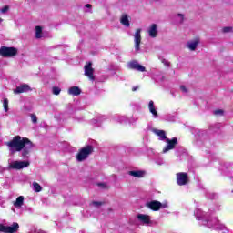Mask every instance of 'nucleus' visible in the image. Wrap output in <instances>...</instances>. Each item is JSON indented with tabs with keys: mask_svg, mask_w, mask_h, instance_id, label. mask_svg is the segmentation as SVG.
<instances>
[{
	"mask_svg": "<svg viewBox=\"0 0 233 233\" xmlns=\"http://www.w3.org/2000/svg\"><path fill=\"white\" fill-rule=\"evenodd\" d=\"M30 117H31L32 123L34 124L37 123V116H35V114H31Z\"/></svg>",
	"mask_w": 233,
	"mask_h": 233,
	"instance_id": "obj_28",
	"label": "nucleus"
},
{
	"mask_svg": "<svg viewBox=\"0 0 233 233\" xmlns=\"http://www.w3.org/2000/svg\"><path fill=\"white\" fill-rule=\"evenodd\" d=\"M177 16H178V17H182V22L185 20V15H184L183 14L178 13V14H177Z\"/></svg>",
	"mask_w": 233,
	"mask_h": 233,
	"instance_id": "obj_34",
	"label": "nucleus"
},
{
	"mask_svg": "<svg viewBox=\"0 0 233 233\" xmlns=\"http://www.w3.org/2000/svg\"><path fill=\"white\" fill-rule=\"evenodd\" d=\"M198 45H199V38H196L194 41H190L187 43V48L194 52L196 48H198Z\"/></svg>",
	"mask_w": 233,
	"mask_h": 233,
	"instance_id": "obj_17",
	"label": "nucleus"
},
{
	"mask_svg": "<svg viewBox=\"0 0 233 233\" xmlns=\"http://www.w3.org/2000/svg\"><path fill=\"white\" fill-rule=\"evenodd\" d=\"M149 37H157V25L152 24L148 29Z\"/></svg>",
	"mask_w": 233,
	"mask_h": 233,
	"instance_id": "obj_14",
	"label": "nucleus"
},
{
	"mask_svg": "<svg viewBox=\"0 0 233 233\" xmlns=\"http://www.w3.org/2000/svg\"><path fill=\"white\" fill-rule=\"evenodd\" d=\"M92 205H94V207H101L102 205H105V202H101V201H93Z\"/></svg>",
	"mask_w": 233,
	"mask_h": 233,
	"instance_id": "obj_29",
	"label": "nucleus"
},
{
	"mask_svg": "<svg viewBox=\"0 0 233 233\" xmlns=\"http://www.w3.org/2000/svg\"><path fill=\"white\" fill-rule=\"evenodd\" d=\"M30 167V162L28 161H14L9 165V168L12 170H22V168H26Z\"/></svg>",
	"mask_w": 233,
	"mask_h": 233,
	"instance_id": "obj_7",
	"label": "nucleus"
},
{
	"mask_svg": "<svg viewBox=\"0 0 233 233\" xmlns=\"http://www.w3.org/2000/svg\"><path fill=\"white\" fill-rule=\"evenodd\" d=\"M146 207L147 208H150V210H153V212H157L158 210H161V202L157 200H153L146 204Z\"/></svg>",
	"mask_w": 233,
	"mask_h": 233,
	"instance_id": "obj_11",
	"label": "nucleus"
},
{
	"mask_svg": "<svg viewBox=\"0 0 233 233\" xmlns=\"http://www.w3.org/2000/svg\"><path fill=\"white\" fill-rule=\"evenodd\" d=\"M19 231V223L14 222L12 226H5L0 224V232L4 233H16Z\"/></svg>",
	"mask_w": 233,
	"mask_h": 233,
	"instance_id": "obj_4",
	"label": "nucleus"
},
{
	"mask_svg": "<svg viewBox=\"0 0 233 233\" xmlns=\"http://www.w3.org/2000/svg\"><path fill=\"white\" fill-rule=\"evenodd\" d=\"M188 173L180 172L177 173V184L179 187H184L185 185H188Z\"/></svg>",
	"mask_w": 233,
	"mask_h": 233,
	"instance_id": "obj_6",
	"label": "nucleus"
},
{
	"mask_svg": "<svg viewBox=\"0 0 233 233\" xmlns=\"http://www.w3.org/2000/svg\"><path fill=\"white\" fill-rule=\"evenodd\" d=\"M153 132L154 134H156V136H158V137H160L161 141H166L168 138L167 137V132H165V130L154 129Z\"/></svg>",
	"mask_w": 233,
	"mask_h": 233,
	"instance_id": "obj_15",
	"label": "nucleus"
},
{
	"mask_svg": "<svg viewBox=\"0 0 233 233\" xmlns=\"http://www.w3.org/2000/svg\"><path fill=\"white\" fill-rule=\"evenodd\" d=\"M128 68H130V70H137V72H147L145 66L140 65L136 60H132L128 63Z\"/></svg>",
	"mask_w": 233,
	"mask_h": 233,
	"instance_id": "obj_9",
	"label": "nucleus"
},
{
	"mask_svg": "<svg viewBox=\"0 0 233 233\" xmlns=\"http://www.w3.org/2000/svg\"><path fill=\"white\" fill-rule=\"evenodd\" d=\"M120 23L127 28L130 26V20L128 19V15L123 14L120 18Z\"/></svg>",
	"mask_w": 233,
	"mask_h": 233,
	"instance_id": "obj_16",
	"label": "nucleus"
},
{
	"mask_svg": "<svg viewBox=\"0 0 233 233\" xmlns=\"http://www.w3.org/2000/svg\"><path fill=\"white\" fill-rule=\"evenodd\" d=\"M15 208H20L22 205H25V197L19 196L15 202H13Z\"/></svg>",
	"mask_w": 233,
	"mask_h": 233,
	"instance_id": "obj_19",
	"label": "nucleus"
},
{
	"mask_svg": "<svg viewBox=\"0 0 233 233\" xmlns=\"http://www.w3.org/2000/svg\"><path fill=\"white\" fill-rule=\"evenodd\" d=\"M135 50L139 52L141 46V29H137L134 35Z\"/></svg>",
	"mask_w": 233,
	"mask_h": 233,
	"instance_id": "obj_10",
	"label": "nucleus"
},
{
	"mask_svg": "<svg viewBox=\"0 0 233 233\" xmlns=\"http://www.w3.org/2000/svg\"><path fill=\"white\" fill-rule=\"evenodd\" d=\"M84 76L88 77L90 81H96V76H94V69L92 68V62H87L84 66Z\"/></svg>",
	"mask_w": 233,
	"mask_h": 233,
	"instance_id": "obj_5",
	"label": "nucleus"
},
{
	"mask_svg": "<svg viewBox=\"0 0 233 233\" xmlns=\"http://www.w3.org/2000/svg\"><path fill=\"white\" fill-rule=\"evenodd\" d=\"M166 143H167V145L163 148V154H167V152H169V150H174L176 148V145H177V138H167Z\"/></svg>",
	"mask_w": 233,
	"mask_h": 233,
	"instance_id": "obj_8",
	"label": "nucleus"
},
{
	"mask_svg": "<svg viewBox=\"0 0 233 233\" xmlns=\"http://www.w3.org/2000/svg\"><path fill=\"white\" fill-rule=\"evenodd\" d=\"M3 107L5 112H8V98L4 99Z\"/></svg>",
	"mask_w": 233,
	"mask_h": 233,
	"instance_id": "obj_25",
	"label": "nucleus"
},
{
	"mask_svg": "<svg viewBox=\"0 0 233 233\" xmlns=\"http://www.w3.org/2000/svg\"><path fill=\"white\" fill-rule=\"evenodd\" d=\"M180 90H182V92H185V93L188 92V89H187V86H180Z\"/></svg>",
	"mask_w": 233,
	"mask_h": 233,
	"instance_id": "obj_33",
	"label": "nucleus"
},
{
	"mask_svg": "<svg viewBox=\"0 0 233 233\" xmlns=\"http://www.w3.org/2000/svg\"><path fill=\"white\" fill-rule=\"evenodd\" d=\"M148 108H149V112H151V114L153 116H155V117H157V111L156 110V106H154V101L150 100L149 104H148Z\"/></svg>",
	"mask_w": 233,
	"mask_h": 233,
	"instance_id": "obj_21",
	"label": "nucleus"
},
{
	"mask_svg": "<svg viewBox=\"0 0 233 233\" xmlns=\"http://www.w3.org/2000/svg\"><path fill=\"white\" fill-rule=\"evenodd\" d=\"M7 10H10V7L8 5H5L1 9V12L2 14H6Z\"/></svg>",
	"mask_w": 233,
	"mask_h": 233,
	"instance_id": "obj_31",
	"label": "nucleus"
},
{
	"mask_svg": "<svg viewBox=\"0 0 233 233\" xmlns=\"http://www.w3.org/2000/svg\"><path fill=\"white\" fill-rule=\"evenodd\" d=\"M161 208H167V207H168V204H167V203H164V204H162L161 203Z\"/></svg>",
	"mask_w": 233,
	"mask_h": 233,
	"instance_id": "obj_35",
	"label": "nucleus"
},
{
	"mask_svg": "<svg viewBox=\"0 0 233 233\" xmlns=\"http://www.w3.org/2000/svg\"><path fill=\"white\" fill-rule=\"evenodd\" d=\"M1 21H3V18H0V23H1Z\"/></svg>",
	"mask_w": 233,
	"mask_h": 233,
	"instance_id": "obj_39",
	"label": "nucleus"
},
{
	"mask_svg": "<svg viewBox=\"0 0 233 233\" xmlns=\"http://www.w3.org/2000/svg\"><path fill=\"white\" fill-rule=\"evenodd\" d=\"M225 111H223V109H217L214 111V115L215 116H223Z\"/></svg>",
	"mask_w": 233,
	"mask_h": 233,
	"instance_id": "obj_27",
	"label": "nucleus"
},
{
	"mask_svg": "<svg viewBox=\"0 0 233 233\" xmlns=\"http://www.w3.org/2000/svg\"><path fill=\"white\" fill-rule=\"evenodd\" d=\"M92 154H94V146H85L78 150V153L76 154V160L79 162L85 161V159H88Z\"/></svg>",
	"mask_w": 233,
	"mask_h": 233,
	"instance_id": "obj_2",
	"label": "nucleus"
},
{
	"mask_svg": "<svg viewBox=\"0 0 233 233\" xmlns=\"http://www.w3.org/2000/svg\"><path fill=\"white\" fill-rule=\"evenodd\" d=\"M100 187H105V184H103V183H100V184H98Z\"/></svg>",
	"mask_w": 233,
	"mask_h": 233,
	"instance_id": "obj_38",
	"label": "nucleus"
},
{
	"mask_svg": "<svg viewBox=\"0 0 233 233\" xmlns=\"http://www.w3.org/2000/svg\"><path fill=\"white\" fill-rule=\"evenodd\" d=\"M6 147H8L10 152L12 154H15V152H21L22 157H26L32 148H34V143L27 137H23L19 135L15 136L12 140L5 143Z\"/></svg>",
	"mask_w": 233,
	"mask_h": 233,
	"instance_id": "obj_1",
	"label": "nucleus"
},
{
	"mask_svg": "<svg viewBox=\"0 0 233 233\" xmlns=\"http://www.w3.org/2000/svg\"><path fill=\"white\" fill-rule=\"evenodd\" d=\"M67 92L69 96H79L81 94V88L79 86H72Z\"/></svg>",
	"mask_w": 233,
	"mask_h": 233,
	"instance_id": "obj_18",
	"label": "nucleus"
},
{
	"mask_svg": "<svg viewBox=\"0 0 233 233\" xmlns=\"http://www.w3.org/2000/svg\"><path fill=\"white\" fill-rule=\"evenodd\" d=\"M85 6H86V8H92V5H90V4H86Z\"/></svg>",
	"mask_w": 233,
	"mask_h": 233,
	"instance_id": "obj_36",
	"label": "nucleus"
},
{
	"mask_svg": "<svg viewBox=\"0 0 233 233\" xmlns=\"http://www.w3.org/2000/svg\"><path fill=\"white\" fill-rule=\"evenodd\" d=\"M17 52L18 50L15 47H7L5 46L0 47V56L2 57H15Z\"/></svg>",
	"mask_w": 233,
	"mask_h": 233,
	"instance_id": "obj_3",
	"label": "nucleus"
},
{
	"mask_svg": "<svg viewBox=\"0 0 233 233\" xmlns=\"http://www.w3.org/2000/svg\"><path fill=\"white\" fill-rule=\"evenodd\" d=\"M35 39H41L43 37V27L37 25L35 27Z\"/></svg>",
	"mask_w": 233,
	"mask_h": 233,
	"instance_id": "obj_23",
	"label": "nucleus"
},
{
	"mask_svg": "<svg viewBox=\"0 0 233 233\" xmlns=\"http://www.w3.org/2000/svg\"><path fill=\"white\" fill-rule=\"evenodd\" d=\"M148 108H149V112H151V114L153 116H155V117H157V111L156 110V106H154V101L150 100L149 104H148Z\"/></svg>",
	"mask_w": 233,
	"mask_h": 233,
	"instance_id": "obj_22",
	"label": "nucleus"
},
{
	"mask_svg": "<svg viewBox=\"0 0 233 233\" xmlns=\"http://www.w3.org/2000/svg\"><path fill=\"white\" fill-rule=\"evenodd\" d=\"M53 94L55 96H59V94H61V88L57 87V86H54L53 87Z\"/></svg>",
	"mask_w": 233,
	"mask_h": 233,
	"instance_id": "obj_26",
	"label": "nucleus"
},
{
	"mask_svg": "<svg viewBox=\"0 0 233 233\" xmlns=\"http://www.w3.org/2000/svg\"><path fill=\"white\" fill-rule=\"evenodd\" d=\"M128 175L133 177H143L145 176V171L137 170V171H128Z\"/></svg>",
	"mask_w": 233,
	"mask_h": 233,
	"instance_id": "obj_20",
	"label": "nucleus"
},
{
	"mask_svg": "<svg viewBox=\"0 0 233 233\" xmlns=\"http://www.w3.org/2000/svg\"><path fill=\"white\" fill-rule=\"evenodd\" d=\"M29 90H32V88H30V86H28L27 84H23L14 90V94H25V92H29Z\"/></svg>",
	"mask_w": 233,
	"mask_h": 233,
	"instance_id": "obj_12",
	"label": "nucleus"
},
{
	"mask_svg": "<svg viewBox=\"0 0 233 233\" xmlns=\"http://www.w3.org/2000/svg\"><path fill=\"white\" fill-rule=\"evenodd\" d=\"M162 63L165 65V66H170V62H168L167 59H163Z\"/></svg>",
	"mask_w": 233,
	"mask_h": 233,
	"instance_id": "obj_32",
	"label": "nucleus"
},
{
	"mask_svg": "<svg viewBox=\"0 0 233 233\" xmlns=\"http://www.w3.org/2000/svg\"><path fill=\"white\" fill-rule=\"evenodd\" d=\"M222 32H224V34H227L228 32H232V27H224L222 29Z\"/></svg>",
	"mask_w": 233,
	"mask_h": 233,
	"instance_id": "obj_30",
	"label": "nucleus"
},
{
	"mask_svg": "<svg viewBox=\"0 0 233 233\" xmlns=\"http://www.w3.org/2000/svg\"><path fill=\"white\" fill-rule=\"evenodd\" d=\"M138 221L143 223L144 225H150V216L145 214H138L137 216Z\"/></svg>",
	"mask_w": 233,
	"mask_h": 233,
	"instance_id": "obj_13",
	"label": "nucleus"
},
{
	"mask_svg": "<svg viewBox=\"0 0 233 233\" xmlns=\"http://www.w3.org/2000/svg\"><path fill=\"white\" fill-rule=\"evenodd\" d=\"M33 187H34L35 192H41L43 190V187L37 182H34Z\"/></svg>",
	"mask_w": 233,
	"mask_h": 233,
	"instance_id": "obj_24",
	"label": "nucleus"
},
{
	"mask_svg": "<svg viewBox=\"0 0 233 233\" xmlns=\"http://www.w3.org/2000/svg\"><path fill=\"white\" fill-rule=\"evenodd\" d=\"M136 90H137V86L132 88V92H136Z\"/></svg>",
	"mask_w": 233,
	"mask_h": 233,
	"instance_id": "obj_37",
	"label": "nucleus"
}]
</instances>
